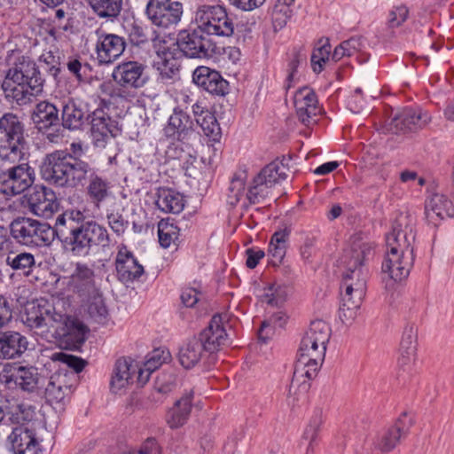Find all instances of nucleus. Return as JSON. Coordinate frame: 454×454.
Instances as JSON below:
<instances>
[{
    "mask_svg": "<svg viewBox=\"0 0 454 454\" xmlns=\"http://www.w3.org/2000/svg\"><path fill=\"white\" fill-rule=\"evenodd\" d=\"M374 243L364 233H356L350 239L349 247L344 250L340 264L342 273L341 302L339 317L345 324L356 317L366 292L367 270L365 263L374 254Z\"/></svg>",
    "mask_w": 454,
    "mask_h": 454,
    "instance_id": "nucleus-1",
    "label": "nucleus"
},
{
    "mask_svg": "<svg viewBox=\"0 0 454 454\" xmlns=\"http://www.w3.org/2000/svg\"><path fill=\"white\" fill-rule=\"evenodd\" d=\"M23 324L43 339H54L66 348L77 349L86 340L87 327L78 319L39 302H27L21 314Z\"/></svg>",
    "mask_w": 454,
    "mask_h": 454,
    "instance_id": "nucleus-2",
    "label": "nucleus"
},
{
    "mask_svg": "<svg viewBox=\"0 0 454 454\" xmlns=\"http://www.w3.org/2000/svg\"><path fill=\"white\" fill-rule=\"evenodd\" d=\"M85 146L81 141L73 142L69 152L55 151L48 154L42 166L43 178L60 187L83 186L90 171L89 162L81 160Z\"/></svg>",
    "mask_w": 454,
    "mask_h": 454,
    "instance_id": "nucleus-3",
    "label": "nucleus"
},
{
    "mask_svg": "<svg viewBox=\"0 0 454 454\" xmlns=\"http://www.w3.org/2000/svg\"><path fill=\"white\" fill-rule=\"evenodd\" d=\"M10 67L2 82L5 97L25 105L42 92L44 79L36 63L28 56L12 54Z\"/></svg>",
    "mask_w": 454,
    "mask_h": 454,
    "instance_id": "nucleus-4",
    "label": "nucleus"
},
{
    "mask_svg": "<svg viewBox=\"0 0 454 454\" xmlns=\"http://www.w3.org/2000/svg\"><path fill=\"white\" fill-rule=\"evenodd\" d=\"M325 350L326 346L314 343L305 335L301 339L288 392L289 403L293 406L296 401L305 398L310 380L317 375L325 360Z\"/></svg>",
    "mask_w": 454,
    "mask_h": 454,
    "instance_id": "nucleus-5",
    "label": "nucleus"
},
{
    "mask_svg": "<svg viewBox=\"0 0 454 454\" xmlns=\"http://www.w3.org/2000/svg\"><path fill=\"white\" fill-rule=\"evenodd\" d=\"M26 140L24 126L13 114L0 118V159L4 162L16 163L25 155Z\"/></svg>",
    "mask_w": 454,
    "mask_h": 454,
    "instance_id": "nucleus-6",
    "label": "nucleus"
},
{
    "mask_svg": "<svg viewBox=\"0 0 454 454\" xmlns=\"http://www.w3.org/2000/svg\"><path fill=\"white\" fill-rule=\"evenodd\" d=\"M64 242L74 254L84 256L92 247H109L110 237L106 227L91 220L73 228L72 234L67 235Z\"/></svg>",
    "mask_w": 454,
    "mask_h": 454,
    "instance_id": "nucleus-7",
    "label": "nucleus"
},
{
    "mask_svg": "<svg viewBox=\"0 0 454 454\" xmlns=\"http://www.w3.org/2000/svg\"><path fill=\"white\" fill-rule=\"evenodd\" d=\"M12 238L27 247L50 246L55 238V230L45 222L28 217H19L10 225Z\"/></svg>",
    "mask_w": 454,
    "mask_h": 454,
    "instance_id": "nucleus-8",
    "label": "nucleus"
},
{
    "mask_svg": "<svg viewBox=\"0 0 454 454\" xmlns=\"http://www.w3.org/2000/svg\"><path fill=\"white\" fill-rule=\"evenodd\" d=\"M195 22L207 35L231 36L234 33V23L224 7L221 5H201L195 12Z\"/></svg>",
    "mask_w": 454,
    "mask_h": 454,
    "instance_id": "nucleus-9",
    "label": "nucleus"
},
{
    "mask_svg": "<svg viewBox=\"0 0 454 454\" xmlns=\"http://www.w3.org/2000/svg\"><path fill=\"white\" fill-rule=\"evenodd\" d=\"M416 218L410 211L397 213L386 236L387 248H396L413 253L416 238Z\"/></svg>",
    "mask_w": 454,
    "mask_h": 454,
    "instance_id": "nucleus-10",
    "label": "nucleus"
},
{
    "mask_svg": "<svg viewBox=\"0 0 454 454\" xmlns=\"http://www.w3.org/2000/svg\"><path fill=\"white\" fill-rule=\"evenodd\" d=\"M11 433L6 443L14 454H40V441L37 437L35 423L30 421H12Z\"/></svg>",
    "mask_w": 454,
    "mask_h": 454,
    "instance_id": "nucleus-11",
    "label": "nucleus"
},
{
    "mask_svg": "<svg viewBox=\"0 0 454 454\" xmlns=\"http://www.w3.org/2000/svg\"><path fill=\"white\" fill-rule=\"evenodd\" d=\"M202 29L184 30L178 34L177 45L180 51L191 59H207L216 52L215 43Z\"/></svg>",
    "mask_w": 454,
    "mask_h": 454,
    "instance_id": "nucleus-12",
    "label": "nucleus"
},
{
    "mask_svg": "<svg viewBox=\"0 0 454 454\" xmlns=\"http://www.w3.org/2000/svg\"><path fill=\"white\" fill-rule=\"evenodd\" d=\"M35 173L27 163L12 166L0 172V192L6 196L22 193L32 186Z\"/></svg>",
    "mask_w": 454,
    "mask_h": 454,
    "instance_id": "nucleus-13",
    "label": "nucleus"
},
{
    "mask_svg": "<svg viewBox=\"0 0 454 454\" xmlns=\"http://www.w3.org/2000/svg\"><path fill=\"white\" fill-rule=\"evenodd\" d=\"M152 23L164 29L176 27L182 19L183 4L172 0H149L145 10Z\"/></svg>",
    "mask_w": 454,
    "mask_h": 454,
    "instance_id": "nucleus-14",
    "label": "nucleus"
},
{
    "mask_svg": "<svg viewBox=\"0 0 454 454\" xmlns=\"http://www.w3.org/2000/svg\"><path fill=\"white\" fill-rule=\"evenodd\" d=\"M0 380L10 388L19 387L27 392L35 391L45 380L36 367L22 365L5 367Z\"/></svg>",
    "mask_w": 454,
    "mask_h": 454,
    "instance_id": "nucleus-15",
    "label": "nucleus"
},
{
    "mask_svg": "<svg viewBox=\"0 0 454 454\" xmlns=\"http://www.w3.org/2000/svg\"><path fill=\"white\" fill-rule=\"evenodd\" d=\"M414 254L396 248H387L382 273L394 282L406 278L413 265Z\"/></svg>",
    "mask_w": 454,
    "mask_h": 454,
    "instance_id": "nucleus-16",
    "label": "nucleus"
},
{
    "mask_svg": "<svg viewBox=\"0 0 454 454\" xmlns=\"http://www.w3.org/2000/svg\"><path fill=\"white\" fill-rule=\"evenodd\" d=\"M120 133L117 122L103 109H96L91 114L90 136L96 147L105 148L107 143Z\"/></svg>",
    "mask_w": 454,
    "mask_h": 454,
    "instance_id": "nucleus-17",
    "label": "nucleus"
},
{
    "mask_svg": "<svg viewBox=\"0 0 454 454\" xmlns=\"http://www.w3.org/2000/svg\"><path fill=\"white\" fill-rule=\"evenodd\" d=\"M30 211L40 217L49 218L59 208L55 192L48 187L34 186L26 195Z\"/></svg>",
    "mask_w": 454,
    "mask_h": 454,
    "instance_id": "nucleus-18",
    "label": "nucleus"
},
{
    "mask_svg": "<svg viewBox=\"0 0 454 454\" xmlns=\"http://www.w3.org/2000/svg\"><path fill=\"white\" fill-rule=\"evenodd\" d=\"M96 34V54L99 64H111L122 55L126 48V42L122 36L102 30H97Z\"/></svg>",
    "mask_w": 454,
    "mask_h": 454,
    "instance_id": "nucleus-19",
    "label": "nucleus"
},
{
    "mask_svg": "<svg viewBox=\"0 0 454 454\" xmlns=\"http://www.w3.org/2000/svg\"><path fill=\"white\" fill-rule=\"evenodd\" d=\"M114 263L118 280L126 285L137 280L145 272L134 254L123 244L118 246Z\"/></svg>",
    "mask_w": 454,
    "mask_h": 454,
    "instance_id": "nucleus-20",
    "label": "nucleus"
},
{
    "mask_svg": "<svg viewBox=\"0 0 454 454\" xmlns=\"http://www.w3.org/2000/svg\"><path fill=\"white\" fill-rule=\"evenodd\" d=\"M145 66L137 61L122 62L113 71L114 81L125 89H139L147 82Z\"/></svg>",
    "mask_w": 454,
    "mask_h": 454,
    "instance_id": "nucleus-21",
    "label": "nucleus"
},
{
    "mask_svg": "<svg viewBox=\"0 0 454 454\" xmlns=\"http://www.w3.org/2000/svg\"><path fill=\"white\" fill-rule=\"evenodd\" d=\"M430 121V114L421 108H406L391 120L389 130L394 133L415 132L424 129Z\"/></svg>",
    "mask_w": 454,
    "mask_h": 454,
    "instance_id": "nucleus-22",
    "label": "nucleus"
},
{
    "mask_svg": "<svg viewBox=\"0 0 454 454\" xmlns=\"http://www.w3.org/2000/svg\"><path fill=\"white\" fill-rule=\"evenodd\" d=\"M192 81L200 88L215 96H224L229 90V82L219 72L205 66L195 68Z\"/></svg>",
    "mask_w": 454,
    "mask_h": 454,
    "instance_id": "nucleus-23",
    "label": "nucleus"
},
{
    "mask_svg": "<svg viewBox=\"0 0 454 454\" xmlns=\"http://www.w3.org/2000/svg\"><path fill=\"white\" fill-rule=\"evenodd\" d=\"M73 375L65 372L52 374L44 386L45 398L51 404L65 403L73 392Z\"/></svg>",
    "mask_w": 454,
    "mask_h": 454,
    "instance_id": "nucleus-24",
    "label": "nucleus"
},
{
    "mask_svg": "<svg viewBox=\"0 0 454 454\" xmlns=\"http://www.w3.org/2000/svg\"><path fill=\"white\" fill-rule=\"evenodd\" d=\"M294 104L296 115L303 124L309 126L315 122L313 117L320 112V109L317 98L312 89L303 87L298 90L294 97Z\"/></svg>",
    "mask_w": 454,
    "mask_h": 454,
    "instance_id": "nucleus-25",
    "label": "nucleus"
},
{
    "mask_svg": "<svg viewBox=\"0 0 454 454\" xmlns=\"http://www.w3.org/2000/svg\"><path fill=\"white\" fill-rule=\"evenodd\" d=\"M67 286L73 292L86 295L98 290L93 269L86 263L77 262L68 278Z\"/></svg>",
    "mask_w": 454,
    "mask_h": 454,
    "instance_id": "nucleus-26",
    "label": "nucleus"
},
{
    "mask_svg": "<svg viewBox=\"0 0 454 454\" xmlns=\"http://www.w3.org/2000/svg\"><path fill=\"white\" fill-rule=\"evenodd\" d=\"M197 338L201 340L208 353L216 352L225 346L228 342V334L223 326V317L220 314L215 315L208 326Z\"/></svg>",
    "mask_w": 454,
    "mask_h": 454,
    "instance_id": "nucleus-27",
    "label": "nucleus"
},
{
    "mask_svg": "<svg viewBox=\"0 0 454 454\" xmlns=\"http://www.w3.org/2000/svg\"><path fill=\"white\" fill-rule=\"evenodd\" d=\"M153 67L158 72V79L163 83H173L180 79V62L168 48L157 51Z\"/></svg>",
    "mask_w": 454,
    "mask_h": 454,
    "instance_id": "nucleus-28",
    "label": "nucleus"
},
{
    "mask_svg": "<svg viewBox=\"0 0 454 454\" xmlns=\"http://www.w3.org/2000/svg\"><path fill=\"white\" fill-rule=\"evenodd\" d=\"M454 214L452 202L443 194L434 193L425 203V216L428 224L436 227L445 218Z\"/></svg>",
    "mask_w": 454,
    "mask_h": 454,
    "instance_id": "nucleus-29",
    "label": "nucleus"
},
{
    "mask_svg": "<svg viewBox=\"0 0 454 454\" xmlns=\"http://www.w3.org/2000/svg\"><path fill=\"white\" fill-rule=\"evenodd\" d=\"M165 137L184 141L193 135V121L183 110L175 108L163 129Z\"/></svg>",
    "mask_w": 454,
    "mask_h": 454,
    "instance_id": "nucleus-30",
    "label": "nucleus"
},
{
    "mask_svg": "<svg viewBox=\"0 0 454 454\" xmlns=\"http://www.w3.org/2000/svg\"><path fill=\"white\" fill-rule=\"evenodd\" d=\"M412 424V419L403 414L393 427L378 436L375 442L376 448L384 452L392 450L400 442V440L406 436Z\"/></svg>",
    "mask_w": 454,
    "mask_h": 454,
    "instance_id": "nucleus-31",
    "label": "nucleus"
},
{
    "mask_svg": "<svg viewBox=\"0 0 454 454\" xmlns=\"http://www.w3.org/2000/svg\"><path fill=\"white\" fill-rule=\"evenodd\" d=\"M27 340L15 331L0 333V358L14 359L27 349Z\"/></svg>",
    "mask_w": 454,
    "mask_h": 454,
    "instance_id": "nucleus-32",
    "label": "nucleus"
},
{
    "mask_svg": "<svg viewBox=\"0 0 454 454\" xmlns=\"http://www.w3.org/2000/svg\"><path fill=\"white\" fill-rule=\"evenodd\" d=\"M87 178L86 194L89 200L99 207L112 195L111 184L106 177L97 174L91 166Z\"/></svg>",
    "mask_w": 454,
    "mask_h": 454,
    "instance_id": "nucleus-33",
    "label": "nucleus"
},
{
    "mask_svg": "<svg viewBox=\"0 0 454 454\" xmlns=\"http://www.w3.org/2000/svg\"><path fill=\"white\" fill-rule=\"evenodd\" d=\"M137 372V365L126 358L116 361L111 379V389L117 393L133 383V375Z\"/></svg>",
    "mask_w": 454,
    "mask_h": 454,
    "instance_id": "nucleus-34",
    "label": "nucleus"
},
{
    "mask_svg": "<svg viewBox=\"0 0 454 454\" xmlns=\"http://www.w3.org/2000/svg\"><path fill=\"white\" fill-rule=\"evenodd\" d=\"M192 113L204 134L213 140H217L221 135V129L214 114L198 103L192 106Z\"/></svg>",
    "mask_w": 454,
    "mask_h": 454,
    "instance_id": "nucleus-35",
    "label": "nucleus"
},
{
    "mask_svg": "<svg viewBox=\"0 0 454 454\" xmlns=\"http://www.w3.org/2000/svg\"><path fill=\"white\" fill-rule=\"evenodd\" d=\"M156 206L164 213L178 214L184 207V200L180 192L162 187L158 189Z\"/></svg>",
    "mask_w": 454,
    "mask_h": 454,
    "instance_id": "nucleus-36",
    "label": "nucleus"
},
{
    "mask_svg": "<svg viewBox=\"0 0 454 454\" xmlns=\"http://www.w3.org/2000/svg\"><path fill=\"white\" fill-rule=\"evenodd\" d=\"M206 348L197 337L190 339L179 350V361L183 367H194L203 357Z\"/></svg>",
    "mask_w": 454,
    "mask_h": 454,
    "instance_id": "nucleus-37",
    "label": "nucleus"
},
{
    "mask_svg": "<svg viewBox=\"0 0 454 454\" xmlns=\"http://www.w3.org/2000/svg\"><path fill=\"white\" fill-rule=\"evenodd\" d=\"M289 236L290 230L288 228L278 230L273 233L268 247V255L270 257L272 265H279L285 258Z\"/></svg>",
    "mask_w": 454,
    "mask_h": 454,
    "instance_id": "nucleus-38",
    "label": "nucleus"
},
{
    "mask_svg": "<svg viewBox=\"0 0 454 454\" xmlns=\"http://www.w3.org/2000/svg\"><path fill=\"white\" fill-rule=\"evenodd\" d=\"M33 121L39 130L56 126L59 122V111L53 104L42 101L35 106Z\"/></svg>",
    "mask_w": 454,
    "mask_h": 454,
    "instance_id": "nucleus-39",
    "label": "nucleus"
},
{
    "mask_svg": "<svg viewBox=\"0 0 454 454\" xmlns=\"http://www.w3.org/2000/svg\"><path fill=\"white\" fill-rule=\"evenodd\" d=\"M85 112L82 106L69 99L63 106L62 127L68 129H79L84 123Z\"/></svg>",
    "mask_w": 454,
    "mask_h": 454,
    "instance_id": "nucleus-40",
    "label": "nucleus"
},
{
    "mask_svg": "<svg viewBox=\"0 0 454 454\" xmlns=\"http://www.w3.org/2000/svg\"><path fill=\"white\" fill-rule=\"evenodd\" d=\"M192 391L185 394L181 399L176 401L174 408L169 413L168 423L172 428H177L183 426L188 419L192 410Z\"/></svg>",
    "mask_w": 454,
    "mask_h": 454,
    "instance_id": "nucleus-41",
    "label": "nucleus"
},
{
    "mask_svg": "<svg viewBox=\"0 0 454 454\" xmlns=\"http://www.w3.org/2000/svg\"><path fill=\"white\" fill-rule=\"evenodd\" d=\"M92 294L87 301L86 312L93 322L105 324L108 318V309L103 295L98 291Z\"/></svg>",
    "mask_w": 454,
    "mask_h": 454,
    "instance_id": "nucleus-42",
    "label": "nucleus"
},
{
    "mask_svg": "<svg viewBox=\"0 0 454 454\" xmlns=\"http://www.w3.org/2000/svg\"><path fill=\"white\" fill-rule=\"evenodd\" d=\"M6 264L13 270L29 276L35 267V259L34 254L27 252L14 253L10 252L6 257Z\"/></svg>",
    "mask_w": 454,
    "mask_h": 454,
    "instance_id": "nucleus-43",
    "label": "nucleus"
},
{
    "mask_svg": "<svg viewBox=\"0 0 454 454\" xmlns=\"http://www.w3.org/2000/svg\"><path fill=\"white\" fill-rule=\"evenodd\" d=\"M93 12L105 19H114L122 10V0H87Z\"/></svg>",
    "mask_w": 454,
    "mask_h": 454,
    "instance_id": "nucleus-44",
    "label": "nucleus"
},
{
    "mask_svg": "<svg viewBox=\"0 0 454 454\" xmlns=\"http://www.w3.org/2000/svg\"><path fill=\"white\" fill-rule=\"evenodd\" d=\"M284 170L285 167L282 163L272 161L262 168L256 176L259 177V180L266 182L268 185L273 186L280 180L286 179V174Z\"/></svg>",
    "mask_w": 454,
    "mask_h": 454,
    "instance_id": "nucleus-45",
    "label": "nucleus"
},
{
    "mask_svg": "<svg viewBox=\"0 0 454 454\" xmlns=\"http://www.w3.org/2000/svg\"><path fill=\"white\" fill-rule=\"evenodd\" d=\"M331 335L329 325L323 320L312 321L305 336L310 338L319 345L326 346Z\"/></svg>",
    "mask_w": 454,
    "mask_h": 454,
    "instance_id": "nucleus-46",
    "label": "nucleus"
},
{
    "mask_svg": "<svg viewBox=\"0 0 454 454\" xmlns=\"http://www.w3.org/2000/svg\"><path fill=\"white\" fill-rule=\"evenodd\" d=\"M294 0H277L272 10V21L275 28H282L291 18L290 5Z\"/></svg>",
    "mask_w": 454,
    "mask_h": 454,
    "instance_id": "nucleus-47",
    "label": "nucleus"
},
{
    "mask_svg": "<svg viewBox=\"0 0 454 454\" xmlns=\"http://www.w3.org/2000/svg\"><path fill=\"white\" fill-rule=\"evenodd\" d=\"M271 187L272 186L268 185L266 182L259 180V177L255 176L253 180L252 186L247 193V198L251 204L263 202L265 199L269 197Z\"/></svg>",
    "mask_w": 454,
    "mask_h": 454,
    "instance_id": "nucleus-48",
    "label": "nucleus"
},
{
    "mask_svg": "<svg viewBox=\"0 0 454 454\" xmlns=\"http://www.w3.org/2000/svg\"><path fill=\"white\" fill-rule=\"evenodd\" d=\"M159 242L161 247L168 248L179 237V229L174 223L160 222L158 225Z\"/></svg>",
    "mask_w": 454,
    "mask_h": 454,
    "instance_id": "nucleus-49",
    "label": "nucleus"
},
{
    "mask_svg": "<svg viewBox=\"0 0 454 454\" xmlns=\"http://www.w3.org/2000/svg\"><path fill=\"white\" fill-rule=\"evenodd\" d=\"M286 297V287L278 284H271L264 289L262 301L271 306H278L285 301Z\"/></svg>",
    "mask_w": 454,
    "mask_h": 454,
    "instance_id": "nucleus-50",
    "label": "nucleus"
},
{
    "mask_svg": "<svg viewBox=\"0 0 454 454\" xmlns=\"http://www.w3.org/2000/svg\"><path fill=\"white\" fill-rule=\"evenodd\" d=\"M192 149L184 141L177 140L172 143L166 152L168 158L176 159L184 163L189 162L190 159H195L192 154Z\"/></svg>",
    "mask_w": 454,
    "mask_h": 454,
    "instance_id": "nucleus-51",
    "label": "nucleus"
},
{
    "mask_svg": "<svg viewBox=\"0 0 454 454\" xmlns=\"http://www.w3.org/2000/svg\"><path fill=\"white\" fill-rule=\"evenodd\" d=\"M84 222V215L79 210L67 211L65 214L59 215L56 220L58 226H66L68 230V234H72L73 228L81 226Z\"/></svg>",
    "mask_w": 454,
    "mask_h": 454,
    "instance_id": "nucleus-52",
    "label": "nucleus"
},
{
    "mask_svg": "<svg viewBox=\"0 0 454 454\" xmlns=\"http://www.w3.org/2000/svg\"><path fill=\"white\" fill-rule=\"evenodd\" d=\"M39 61L43 63L47 67V72L52 75L54 78H57L60 72V56L58 51H44L40 58Z\"/></svg>",
    "mask_w": 454,
    "mask_h": 454,
    "instance_id": "nucleus-53",
    "label": "nucleus"
},
{
    "mask_svg": "<svg viewBox=\"0 0 454 454\" xmlns=\"http://www.w3.org/2000/svg\"><path fill=\"white\" fill-rule=\"evenodd\" d=\"M323 423V415L322 411L317 410L314 411V414L310 418L304 432L302 434V439L308 442H316L318 434V431Z\"/></svg>",
    "mask_w": 454,
    "mask_h": 454,
    "instance_id": "nucleus-54",
    "label": "nucleus"
},
{
    "mask_svg": "<svg viewBox=\"0 0 454 454\" xmlns=\"http://www.w3.org/2000/svg\"><path fill=\"white\" fill-rule=\"evenodd\" d=\"M170 357L168 351L161 348H156L153 350L148 356L145 362V367L146 372H153L162 364L166 363Z\"/></svg>",
    "mask_w": 454,
    "mask_h": 454,
    "instance_id": "nucleus-55",
    "label": "nucleus"
},
{
    "mask_svg": "<svg viewBox=\"0 0 454 454\" xmlns=\"http://www.w3.org/2000/svg\"><path fill=\"white\" fill-rule=\"evenodd\" d=\"M51 360L67 364L68 367L74 369L75 372H82L85 366V362L82 358L63 352L53 353L51 355Z\"/></svg>",
    "mask_w": 454,
    "mask_h": 454,
    "instance_id": "nucleus-56",
    "label": "nucleus"
},
{
    "mask_svg": "<svg viewBox=\"0 0 454 454\" xmlns=\"http://www.w3.org/2000/svg\"><path fill=\"white\" fill-rule=\"evenodd\" d=\"M400 350H417V328L413 325H407L403 333Z\"/></svg>",
    "mask_w": 454,
    "mask_h": 454,
    "instance_id": "nucleus-57",
    "label": "nucleus"
},
{
    "mask_svg": "<svg viewBox=\"0 0 454 454\" xmlns=\"http://www.w3.org/2000/svg\"><path fill=\"white\" fill-rule=\"evenodd\" d=\"M244 191V180L241 177H233L229 187L228 202L235 206L243 197Z\"/></svg>",
    "mask_w": 454,
    "mask_h": 454,
    "instance_id": "nucleus-58",
    "label": "nucleus"
},
{
    "mask_svg": "<svg viewBox=\"0 0 454 454\" xmlns=\"http://www.w3.org/2000/svg\"><path fill=\"white\" fill-rule=\"evenodd\" d=\"M106 219L108 225L117 235L123 234L129 226L128 221H126L119 212H108L106 214Z\"/></svg>",
    "mask_w": 454,
    "mask_h": 454,
    "instance_id": "nucleus-59",
    "label": "nucleus"
},
{
    "mask_svg": "<svg viewBox=\"0 0 454 454\" xmlns=\"http://www.w3.org/2000/svg\"><path fill=\"white\" fill-rule=\"evenodd\" d=\"M146 29L142 26L132 23L128 30L129 40L131 44L140 46L148 42Z\"/></svg>",
    "mask_w": 454,
    "mask_h": 454,
    "instance_id": "nucleus-60",
    "label": "nucleus"
},
{
    "mask_svg": "<svg viewBox=\"0 0 454 454\" xmlns=\"http://www.w3.org/2000/svg\"><path fill=\"white\" fill-rule=\"evenodd\" d=\"M409 10L404 5L395 7L390 11L388 16V25L390 27H397L401 26L408 18Z\"/></svg>",
    "mask_w": 454,
    "mask_h": 454,
    "instance_id": "nucleus-61",
    "label": "nucleus"
},
{
    "mask_svg": "<svg viewBox=\"0 0 454 454\" xmlns=\"http://www.w3.org/2000/svg\"><path fill=\"white\" fill-rule=\"evenodd\" d=\"M283 317L284 315L279 313L273 316L270 320L263 321L258 331L259 339L262 341L266 342L274 333V326L272 325V323L277 324V322L282 320Z\"/></svg>",
    "mask_w": 454,
    "mask_h": 454,
    "instance_id": "nucleus-62",
    "label": "nucleus"
},
{
    "mask_svg": "<svg viewBox=\"0 0 454 454\" xmlns=\"http://www.w3.org/2000/svg\"><path fill=\"white\" fill-rule=\"evenodd\" d=\"M305 54L301 53V51H294L293 53L292 59L288 64V74L286 78V81L288 82V88L291 86V82L294 81L295 77V74L297 72L298 67H300V65L305 63Z\"/></svg>",
    "mask_w": 454,
    "mask_h": 454,
    "instance_id": "nucleus-63",
    "label": "nucleus"
},
{
    "mask_svg": "<svg viewBox=\"0 0 454 454\" xmlns=\"http://www.w3.org/2000/svg\"><path fill=\"white\" fill-rule=\"evenodd\" d=\"M176 377L172 374H161L158 377L155 388L159 393L167 394L175 387Z\"/></svg>",
    "mask_w": 454,
    "mask_h": 454,
    "instance_id": "nucleus-64",
    "label": "nucleus"
}]
</instances>
